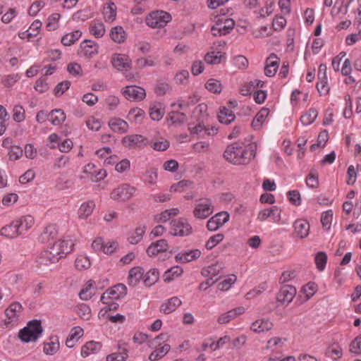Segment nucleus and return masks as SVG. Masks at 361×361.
<instances>
[{
    "label": "nucleus",
    "mask_w": 361,
    "mask_h": 361,
    "mask_svg": "<svg viewBox=\"0 0 361 361\" xmlns=\"http://www.w3.org/2000/svg\"><path fill=\"white\" fill-rule=\"evenodd\" d=\"M237 277L234 274L229 275L226 279L218 283V289L221 291H226L230 289L231 286L235 283Z\"/></svg>",
    "instance_id": "55"
},
{
    "label": "nucleus",
    "mask_w": 361,
    "mask_h": 361,
    "mask_svg": "<svg viewBox=\"0 0 361 361\" xmlns=\"http://www.w3.org/2000/svg\"><path fill=\"white\" fill-rule=\"evenodd\" d=\"M99 45L94 41L85 39L80 43L78 55L91 58L98 53Z\"/></svg>",
    "instance_id": "12"
},
{
    "label": "nucleus",
    "mask_w": 361,
    "mask_h": 361,
    "mask_svg": "<svg viewBox=\"0 0 361 361\" xmlns=\"http://www.w3.org/2000/svg\"><path fill=\"white\" fill-rule=\"evenodd\" d=\"M281 209L276 207L273 206L271 207L261 210L257 216V219L259 221H264L268 218H271L274 222H278L281 219Z\"/></svg>",
    "instance_id": "16"
},
{
    "label": "nucleus",
    "mask_w": 361,
    "mask_h": 361,
    "mask_svg": "<svg viewBox=\"0 0 361 361\" xmlns=\"http://www.w3.org/2000/svg\"><path fill=\"white\" fill-rule=\"evenodd\" d=\"M146 226L145 225L139 226L137 227L128 238V242L130 244L136 245L142 239L143 235L146 231Z\"/></svg>",
    "instance_id": "41"
},
{
    "label": "nucleus",
    "mask_w": 361,
    "mask_h": 361,
    "mask_svg": "<svg viewBox=\"0 0 361 361\" xmlns=\"http://www.w3.org/2000/svg\"><path fill=\"white\" fill-rule=\"evenodd\" d=\"M188 130L190 134L196 135L199 138L205 137V126L202 123L192 126V123L188 124Z\"/></svg>",
    "instance_id": "56"
},
{
    "label": "nucleus",
    "mask_w": 361,
    "mask_h": 361,
    "mask_svg": "<svg viewBox=\"0 0 361 361\" xmlns=\"http://www.w3.org/2000/svg\"><path fill=\"white\" fill-rule=\"evenodd\" d=\"M269 114V109L262 108L261 110L255 116L252 122V126L255 130L259 129L263 123L265 122L267 118L268 117Z\"/></svg>",
    "instance_id": "36"
},
{
    "label": "nucleus",
    "mask_w": 361,
    "mask_h": 361,
    "mask_svg": "<svg viewBox=\"0 0 361 361\" xmlns=\"http://www.w3.org/2000/svg\"><path fill=\"white\" fill-rule=\"evenodd\" d=\"M83 329L80 326L73 327L66 341V345L68 348H73L78 339L83 335Z\"/></svg>",
    "instance_id": "29"
},
{
    "label": "nucleus",
    "mask_w": 361,
    "mask_h": 361,
    "mask_svg": "<svg viewBox=\"0 0 361 361\" xmlns=\"http://www.w3.org/2000/svg\"><path fill=\"white\" fill-rule=\"evenodd\" d=\"M41 322L37 319L29 322L27 325L19 331L20 339L25 343L35 341L42 334Z\"/></svg>",
    "instance_id": "2"
},
{
    "label": "nucleus",
    "mask_w": 361,
    "mask_h": 361,
    "mask_svg": "<svg viewBox=\"0 0 361 361\" xmlns=\"http://www.w3.org/2000/svg\"><path fill=\"white\" fill-rule=\"evenodd\" d=\"M169 249V244L165 239H161L152 243L147 248V254L149 257H154L159 253L164 252Z\"/></svg>",
    "instance_id": "18"
},
{
    "label": "nucleus",
    "mask_w": 361,
    "mask_h": 361,
    "mask_svg": "<svg viewBox=\"0 0 361 361\" xmlns=\"http://www.w3.org/2000/svg\"><path fill=\"white\" fill-rule=\"evenodd\" d=\"M182 304L181 300L176 296L172 297L166 300L160 306V312L169 314L173 312L177 307L180 306Z\"/></svg>",
    "instance_id": "20"
},
{
    "label": "nucleus",
    "mask_w": 361,
    "mask_h": 361,
    "mask_svg": "<svg viewBox=\"0 0 361 361\" xmlns=\"http://www.w3.org/2000/svg\"><path fill=\"white\" fill-rule=\"evenodd\" d=\"M18 200V195L15 192H9L3 196L1 203L4 207H11Z\"/></svg>",
    "instance_id": "63"
},
{
    "label": "nucleus",
    "mask_w": 361,
    "mask_h": 361,
    "mask_svg": "<svg viewBox=\"0 0 361 361\" xmlns=\"http://www.w3.org/2000/svg\"><path fill=\"white\" fill-rule=\"evenodd\" d=\"M221 269L222 267L220 264L215 263L203 269L202 270V274L204 277H209L213 279L214 276H217L220 273Z\"/></svg>",
    "instance_id": "47"
},
{
    "label": "nucleus",
    "mask_w": 361,
    "mask_h": 361,
    "mask_svg": "<svg viewBox=\"0 0 361 361\" xmlns=\"http://www.w3.org/2000/svg\"><path fill=\"white\" fill-rule=\"evenodd\" d=\"M110 37L116 43H123L126 38V34L121 26H115L110 31Z\"/></svg>",
    "instance_id": "40"
},
{
    "label": "nucleus",
    "mask_w": 361,
    "mask_h": 361,
    "mask_svg": "<svg viewBox=\"0 0 361 361\" xmlns=\"http://www.w3.org/2000/svg\"><path fill=\"white\" fill-rule=\"evenodd\" d=\"M280 60L275 54H271L266 60L264 73L268 77H273L279 66Z\"/></svg>",
    "instance_id": "19"
},
{
    "label": "nucleus",
    "mask_w": 361,
    "mask_h": 361,
    "mask_svg": "<svg viewBox=\"0 0 361 361\" xmlns=\"http://www.w3.org/2000/svg\"><path fill=\"white\" fill-rule=\"evenodd\" d=\"M315 264L319 271L324 269L327 262V255L324 252H319L314 258Z\"/></svg>",
    "instance_id": "60"
},
{
    "label": "nucleus",
    "mask_w": 361,
    "mask_h": 361,
    "mask_svg": "<svg viewBox=\"0 0 361 361\" xmlns=\"http://www.w3.org/2000/svg\"><path fill=\"white\" fill-rule=\"evenodd\" d=\"M102 344L94 341L87 342L81 348V356L87 357L91 354L96 353L101 350Z\"/></svg>",
    "instance_id": "30"
},
{
    "label": "nucleus",
    "mask_w": 361,
    "mask_h": 361,
    "mask_svg": "<svg viewBox=\"0 0 361 361\" xmlns=\"http://www.w3.org/2000/svg\"><path fill=\"white\" fill-rule=\"evenodd\" d=\"M90 33L96 38H101L106 32L104 25L100 21H92L89 27Z\"/></svg>",
    "instance_id": "39"
},
{
    "label": "nucleus",
    "mask_w": 361,
    "mask_h": 361,
    "mask_svg": "<svg viewBox=\"0 0 361 361\" xmlns=\"http://www.w3.org/2000/svg\"><path fill=\"white\" fill-rule=\"evenodd\" d=\"M235 21L228 17H217L215 24L212 27V34L214 36L226 35L234 28Z\"/></svg>",
    "instance_id": "5"
},
{
    "label": "nucleus",
    "mask_w": 361,
    "mask_h": 361,
    "mask_svg": "<svg viewBox=\"0 0 361 361\" xmlns=\"http://www.w3.org/2000/svg\"><path fill=\"white\" fill-rule=\"evenodd\" d=\"M61 18L59 13H53L47 18V28L48 30H55L58 27V24Z\"/></svg>",
    "instance_id": "64"
},
{
    "label": "nucleus",
    "mask_w": 361,
    "mask_h": 361,
    "mask_svg": "<svg viewBox=\"0 0 361 361\" xmlns=\"http://www.w3.org/2000/svg\"><path fill=\"white\" fill-rule=\"evenodd\" d=\"M164 115V109L161 108L160 104H154L149 108L150 118L154 121H159Z\"/></svg>",
    "instance_id": "53"
},
{
    "label": "nucleus",
    "mask_w": 361,
    "mask_h": 361,
    "mask_svg": "<svg viewBox=\"0 0 361 361\" xmlns=\"http://www.w3.org/2000/svg\"><path fill=\"white\" fill-rule=\"evenodd\" d=\"M224 158L235 165L247 164L255 157L252 149H247L243 145L235 142L227 146L224 153Z\"/></svg>",
    "instance_id": "1"
},
{
    "label": "nucleus",
    "mask_w": 361,
    "mask_h": 361,
    "mask_svg": "<svg viewBox=\"0 0 361 361\" xmlns=\"http://www.w3.org/2000/svg\"><path fill=\"white\" fill-rule=\"evenodd\" d=\"M57 234V231L54 225H49L44 229L41 235L43 241H48L53 239Z\"/></svg>",
    "instance_id": "61"
},
{
    "label": "nucleus",
    "mask_w": 361,
    "mask_h": 361,
    "mask_svg": "<svg viewBox=\"0 0 361 361\" xmlns=\"http://www.w3.org/2000/svg\"><path fill=\"white\" fill-rule=\"evenodd\" d=\"M230 215L227 212H220L210 218L207 223V228L210 231H215L229 220Z\"/></svg>",
    "instance_id": "10"
},
{
    "label": "nucleus",
    "mask_w": 361,
    "mask_h": 361,
    "mask_svg": "<svg viewBox=\"0 0 361 361\" xmlns=\"http://www.w3.org/2000/svg\"><path fill=\"white\" fill-rule=\"evenodd\" d=\"M186 119V115L178 111H173L168 116V121L170 122L171 124L180 125L185 123Z\"/></svg>",
    "instance_id": "48"
},
{
    "label": "nucleus",
    "mask_w": 361,
    "mask_h": 361,
    "mask_svg": "<svg viewBox=\"0 0 361 361\" xmlns=\"http://www.w3.org/2000/svg\"><path fill=\"white\" fill-rule=\"evenodd\" d=\"M37 262L43 265H49L59 262V259L56 256L52 255V252L47 248L43 250L39 255L37 257Z\"/></svg>",
    "instance_id": "33"
},
{
    "label": "nucleus",
    "mask_w": 361,
    "mask_h": 361,
    "mask_svg": "<svg viewBox=\"0 0 361 361\" xmlns=\"http://www.w3.org/2000/svg\"><path fill=\"white\" fill-rule=\"evenodd\" d=\"M66 118V114L61 109H54L48 114V120L54 126L61 124Z\"/></svg>",
    "instance_id": "37"
},
{
    "label": "nucleus",
    "mask_w": 361,
    "mask_h": 361,
    "mask_svg": "<svg viewBox=\"0 0 361 361\" xmlns=\"http://www.w3.org/2000/svg\"><path fill=\"white\" fill-rule=\"evenodd\" d=\"M233 112L225 106L220 108L218 118L221 123L228 125L235 120Z\"/></svg>",
    "instance_id": "35"
},
{
    "label": "nucleus",
    "mask_w": 361,
    "mask_h": 361,
    "mask_svg": "<svg viewBox=\"0 0 361 361\" xmlns=\"http://www.w3.org/2000/svg\"><path fill=\"white\" fill-rule=\"evenodd\" d=\"M103 15L106 21L112 22L116 16V6L111 1L107 2L103 8Z\"/></svg>",
    "instance_id": "38"
},
{
    "label": "nucleus",
    "mask_w": 361,
    "mask_h": 361,
    "mask_svg": "<svg viewBox=\"0 0 361 361\" xmlns=\"http://www.w3.org/2000/svg\"><path fill=\"white\" fill-rule=\"evenodd\" d=\"M82 36V32L76 30L70 33H67L61 38V43L65 46H71L78 40Z\"/></svg>",
    "instance_id": "44"
},
{
    "label": "nucleus",
    "mask_w": 361,
    "mask_h": 361,
    "mask_svg": "<svg viewBox=\"0 0 361 361\" xmlns=\"http://www.w3.org/2000/svg\"><path fill=\"white\" fill-rule=\"evenodd\" d=\"M224 238L223 233H217L211 236L206 243L205 247L207 250H212L220 243Z\"/></svg>",
    "instance_id": "62"
},
{
    "label": "nucleus",
    "mask_w": 361,
    "mask_h": 361,
    "mask_svg": "<svg viewBox=\"0 0 361 361\" xmlns=\"http://www.w3.org/2000/svg\"><path fill=\"white\" fill-rule=\"evenodd\" d=\"M192 231V226L185 219L180 218L171 222V233L173 235H188Z\"/></svg>",
    "instance_id": "8"
},
{
    "label": "nucleus",
    "mask_w": 361,
    "mask_h": 361,
    "mask_svg": "<svg viewBox=\"0 0 361 361\" xmlns=\"http://www.w3.org/2000/svg\"><path fill=\"white\" fill-rule=\"evenodd\" d=\"M159 274L156 269H151L144 276V283L146 286L150 287L159 279Z\"/></svg>",
    "instance_id": "50"
},
{
    "label": "nucleus",
    "mask_w": 361,
    "mask_h": 361,
    "mask_svg": "<svg viewBox=\"0 0 361 361\" xmlns=\"http://www.w3.org/2000/svg\"><path fill=\"white\" fill-rule=\"evenodd\" d=\"M326 354L332 359H338L343 355L342 348L338 344L334 343L328 348Z\"/></svg>",
    "instance_id": "58"
},
{
    "label": "nucleus",
    "mask_w": 361,
    "mask_h": 361,
    "mask_svg": "<svg viewBox=\"0 0 361 361\" xmlns=\"http://www.w3.org/2000/svg\"><path fill=\"white\" fill-rule=\"evenodd\" d=\"M20 234L27 232L35 224L34 218L30 215H25L15 220Z\"/></svg>",
    "instance_id": "23"
},
{
    "label": "nucleus",
    "mask_w": 361,
    "mask_h": 361,
    "mask_svg": "<svg viewBox=\"0 0 361 361\" xmlns=\"http://www.w3.org/2000/svg\"><path fill=\"white\" fill-rule=\"evenodd\" d=\"M95 204L93 201H88L81 204L78 210V216L80 219L87 218L93 212Z\"/></svg>",
    "instance_id": "42"
},
{
    "label": "nucleus",
    "mask_w": 361,
    "mask_h": 361,
    "mask_svg": "<svg viewBox=\"0 0 361 361\" xmlns=\"http://www.w3.org/2000/svg\"><path fill=\"white\" fill-rule=\"evenodd\" d=\"M170 349V345L165 343L162 346L157 348L152 351L149 356V359L152 361L158 360L165 356Z\"/></svg>",
    "instance_id": "43"
},
{
    "label": "nucleus",
    "mask_w": 361,
    "mask_h": 361,
    "mask_svg": "<svg viewBox=\"0 0 361 361\" xmlns=\"http://www.w3.org/2000/svg\"><path fill=\"white\" fill-rule=\"evenodd\" d=\"M273 327V323L268 319H258L254 322L250 329L252 331L256 333H262L268 331Z\"/></svg>",
    "instance_id": "27"
},
{
    "label": "nucleus",
    "mask_w": 361,
    "mask_h": 361,
    "mask_svg": "<svg viewBox=\"0 0 361 361\" xmlns=\"http://www.w3.org/2000/svg\"><path fill=\"white\" fill-rule=\"evenodd\" d=\"M183 272L182 267L179 266H174L165 271L164 274V281L170 282L176 277L180 276Z\"/></svg>",
    "instance_id": "51"
},
{
    "label": "nucleus",
    "mask_w": 361,
    "mask_h": 361,
    "mask_svg": "<svg viewBox=\"0 0 361 361\" xmlns=\"http://www.w3.org/2000/svg\"><path fill=\"white\" fill-rule=\"evenodd\" d=\"M296 295V288L290 285L283 286L276 294V300L281 305H288Z\"/></svg>",
    "instance_id": "9"
},
{
    "label": "nucleus",
    "mask_w": 361,
    "mask_h": 361,
    "mask_svg": "<svg viewBox=\"0 0 361 361\" xmlns=\"http://www.w3.org/2000/svg\"><path fill=\"white\" fill-rule=\"evenodd\" d=\"M144 270L140 267L132 268L128 273V283L130 286H135L138 284L143 276Z\"/></svg>",
    "instance_id": "28"
},
{
    "label": "nucleus",
    "mask_w": 361,
    "mask_h": 361,
    "mask_svg": "<svg viewBox=\"0 0 361 361\" xmlns=\"http://www.w3.org/2000/svg\"><path fill=\"white\" fill-rule=\"evenodd\" d=\"M245 312L243 307H238L228 311L226 313L221 314L217 319L220 324L228 323L232 319H235L237 316L240 315Z\"/></svg>",
    "instance_id": "22"
},
{
    "label": "nucleus",
    "mask_w": 361,
    "mask_h": 361,
    "mask_svg": "<svg viewBox=\"0 0 361 361\" xmlns=\"http://www.w3.org/2000/svg\"><path fill=\"white\" fill-rule=\"evenodd\" d=\"M23 307L20 302H12L5 310L8 323H16L22 313Z\"/></svg>",
    "instance_id": "17"
},
{
    "label": "nucleus",
    "mask_w": 361,
    "mask_h": 361,
    "mask_svg": "<svg viewBox=\"0 0 361 361\" xmlns=\"http://www.w3.org/2000/svg\"><path fill=\"white\" fill-rule=\"evenodd\" d=\"M326 71V66L324 64H321L318 71L319 81L317 83V89L321 95H326L330 90L327 82Z\"/></svg>",
    "instance_id": "15"
},
{
    "label": "nucleus",
    "mask_w": 361,
    "mask_h": 361,
    "mask_svg": "<svg viewBox=\"0 0 361 361\" xmlns=\"http://www.w3.org/2000/svg\"><path fill=\"white\" fill-rule=\"evenodd\" d=\"M0 235L8 238H14L21 234L15 221H13L10 224L1 228Z\"/></svg>",
    "instance_id": "31"
},
{
    "label": "nucleus",
    "mask_w": 361,
    "mask_h": 361,
    "mask_svg": "<svg viewBox=\"0 0 361 361\" xmlns=\"http://www.w3.org/2000/svg\"><path fill=\"white\" fill-rule=\"evenodd\" d=\"M200 255L201 251L198 249H195L178 253L175 256V259L180 263H187L198 259Z\"/></svg>",
    "instance_id": "21"
},
{
    "label": "nucleus",
    "mask_w": 361,
    "mask_h": 361,
    "mask_svg": "<svg viewBox=\"0 0 361 361\" xmlns=\"http://www.w3.org/2000/svg\"><path fill=\"white\" fill-rule=\"evenodd\" d=\"M108 290L111 293L112 300H118L124 297L127 293V288L123 283L115 285Z\"/></svg>",
    "instance_id": "45"
},
{
    "label": "nucleus",
    "mask_w": 361,
    "mask_h": 361,
    "mask_svg": "<svg viewBox=\"0 0 361 361\" xmlns=\"http://www.w3.org/2000/svg\"><path fill=\"white\" fill-rule=\"evenodd\" d=\"M171 19L169 13L164 11H155L147 16L145 22L152 28H160L165 27Z\"/></svg>",
    "instance_id": "3"
},
{
    "label": "nucleus",
    "mask_w": 361,
    "mask_h": 361,
    "mask_svg": "<svg viewBox=\"0 0 361 361\" xmlns=\"http://www.w3.org/2000/svg\"><path fill=\"white\" fill-rule=\"evenodd\" d=\"M145 138L141 135H130L123 138L124 146L128 148H135L145 145Z\"/></svg>",
    "instance_id": "25"
},
{
    "label": "nucleus",
    "mask_w": 361,
    "mask_h": 361,
    "mask_svg": "<svg viewBox=\"0 0 361 361\" xmlns=\"http://www.w3.org/2000/svg\"><path fill=\"white\" fill-rule=\"evenodd\" d=\"M124 97L130 101H141L145 96V90L136 85H129L123 90Z\"/></svg>",
    "instance_id": "13"
},
{
    "label": "nucleus",
    "mask_w": 361,
    "mask_h": 361,
    "mask_svg": "<svg viewBox=\"0 0 361 361\" xmlns=\"http://www.w3.org/2000/svg\"><path fill=\"white\" fill-rule=\"evenodd\" d=\"M319 176L315 170H311L306 178V184L308 188H317L319 186Z\"/></svg>",
    "instance_id": "57"
},
{
    "label": "nucleus",
    "mask_w": 361,
    "mask_h": 361,
    "mask_svg": "<svg viewBox=\"0 0 361 361\" xmlns=\"http://www.w3.org/2000/svg\"><path fill=\"white\" fill-rule=\"evenodd\" d=\"M109 126L115 133H125L128 130V124L119 118H112L109 121Z\"/></svg>",
    "instance_id": "26"
},
{
    "label": "nucleus",
    "mask_w": 361,
    "mask_h": 361,
    "mask_svg": "<svg viewBox=\"0 0 361 361\" xmlns=\"http://www.w3.org/2000/svg\"><path fill=\"white\" fill-rule=\"evenodd\" d=\"M224 54L220 51H213L206 54L204 57L205 61L209 64L220 63Z\"/></svg>",
    "instance_id": "52"
},
{
    "label": "nucleus",
    "mask_w": 361,
    "mask_h": 361,
    "mask_svg": "<svg viewBox=\"0 0 361 361\" xmlns=\"http://www.w3.org/2000/svg\"><path fill=\"white\" fill-rule=\"evenodd\" d=\"M112 66L118 71H128L131 68V60L128 56L115 54L111 58Z\"/></svg>",
    "instance_id": "14"
},
{
    "label": "nucleus",
    "mask_w": 361,
    "mask_h": 361,
    "mask_svg": "<svg viewBox=\"0 0 361 361\" xmlns=\"http://www.w3.org/2000/svg\"><path fill=\"white\" fill-rule=\"evenodd\" d=\"M60 348V343L57 336H51L49 341L44 343L43 351L46 355H52Z\"/></svg>",
    "instance_id": "32"
},
{
    "label": "nucleus",
    "mask_w": 361,
    "mask_h": 361,
    "mask_svg": "<svg viewBox=\"0 0 361 361\" xmlns=\"http://www.w3.org/2000/svg\"><path fill=\"white\" fill-rule=\"evenodd\" d=\"M73 245L71 240H58L49 245L48 248L52 252V255H55L59 260L72 250Z\"/></svg>",
    "instance_id": "7"
},
{
    "label": "nucleus",
    "mask_w": 361,
    "mask_h": 361,
    "mask_svg": "<svg viewBox=\"0 0 361 361\" xmlns=\"http://www.w3.org/2000/svg\"><path fill=\"white\" fill-rule=\"evenodd\" d=\"M318 116V111L314 108H310L306 113L300 117L301 123L305 126L312 124Z\"/></svg>",
    "instance_id": "49"
},
{
    "label": "nucleus",
    "mask_w": 361,
    "mask_h": 361,
    "mask_svg": "<svg viewBox=\"0 0 361 361\" xmlns=\"http://www.w3.org/2000/svg\"><path fill=\"white\" fill-rule=\"evenodd\" d=\"M75 265L78 270L87 269L91 266L90 259L85 255H78L75 259Z\"/></svg>",
    "instance_id": "54"
},
{
    "label": "nucleus",
    "mask_w": 361,
    "mask_h": 361,
    "mask_svg": "<svg viewBox=\"0 0 361 361\" xmlns=\"http://www.w3.org/2000/svg\"><path fill=\"white\" fill-rule=\"evenodd\" d=\"M295 234L300 238H306L309 235L310 224L304 219H298L293 224Z\"/></svg>",
    "instance_id": "24"
},
{
    "label": "nucleus",
    "mask_w": 361,
    "mask_h": 361,
    "mask_svg": "<svg viewBox=\"0 0 361 361\" xmlns=\"http://www.w3.org/2000/svg\"><path fill=\"white\" fill-rule=\"evenodd\" d=\"M136 188L134 186L128 183H122L111 191L110 197L115 201L125 202L133 197Z\"/></svg>",
    "instance_id": "4"
},
{
    "label": "nucleus",
    "mask_w": 361,
    "mask_h": 361,
    "mask_svg": "<svg viewBox=\"0 0 361 361\" xmlns=\"http://www.w3.org/2000/svg\"><path fill=\"white\" fill-rule=\"evenodd\" d=\"M157 170L152 169L147 170L145 173V183L148 185L152 186L157 183Z\"/></svg>",
    "instance_id": "59"
},
{
    "label": "nucleus",
    "mask_w": 361,
    "mask_h": 361,
    "mask_svg": "<svg viewBox=\"0 0 361 361\" xmlns=\"http://www.w3.org/2000/svg\"><path fill=\"white\" fill-rule=\"evenodd\" d=\"M117 245L115 241H108L104 243L103 238L100 237L95 238L92 243V247L94 251H101L106 255L112 254L116 250Z\"/></svg>",
    "instance_id": "11"
},
{
    "label": "nucleus",
    "mask_w": 361,
    "mask_h": 361,
    "mask_svg": "<svg viewBox=\"0 0 361 361\" xmlns=\"http://www.w3.org/2000/svg\"><path fill=\"white\" fill-rule=\"evenodd\" d=\"M95 282L93 280H89L83 286L79 293V297L82 300L90 299L94 294Z\"/></svg>",
    "instance_id": "34"
},
{
    "label": "nucleus",
    "mask_w": 361,
    "mask_h": 361,
    "mask_svg": "<svg viewBox=\"0 0 361 361\" xmlns=\"http://www.w3.org/2000/svg\"><path fill=\"white\" fill-rule=\"evenodd\" d=\"M192 212L194 216L197 219H207L214 212V205L212 200L207 198L197 200Z\"/></svg>",
    "instance_id": "6"
},
{
    "label": "nucleus",
    "mask_w": 361,
    "mask_h": 361,
    "mask_svg": "<svg viewBox=\"0 0 361 361\" xmlns=\"http://www.w3.org/2000/svg\"><path fill=\"white\" fill-rule=\"evenodd\" d=\"M118 353H111L106 357L107 361H125L128 357V350L125 346L118 345Z\"/></svg>",
    "instance_id": "46"
}]
</instances>
